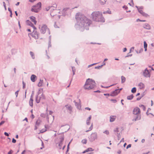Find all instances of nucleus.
Wrapping results in <instances>:
<instances>
[{"instance_id": "nucleus-1", "label": "nucleus", "mask_w": 154, "mask_h": 154, "mask_svg": "<svg viewBox=\"0 0 154 154\" xmlns=\"http://www.w3.org/2000/svg\"><path fill=\"white\" fill-rule=\"evenodd\" d=\"M75 18L77 21V24L75 25V27L77 29L82 31H83L85 29L88 30V27L91 23V20L80 13L76 14Z\"/></svg>"}, {"instance_id": "nucleus-2", "label": "nucleus", "mask_w": 154, "mask_h": 154, "mask_svg": "<svg viewBox=\"0 0 154 154\" xmlns=\"http://www.w3.org/2000/svg\"><path fill=\"white\" fill-rule=\"evenodd\" d=\"M91 17L93 20L96 22H105V19L103 17L101 11H95L93 12L91 14Z\"/></svg>"}, {"instance_id": "nucleus-3", "label": "nucleus", "mask_w": 154, "mask_h": 154, "mask_svg": "<svg viewBox=\"0 0 154 154\" xmlns=\"http://www.w3.org/2000/svg\"><path fill=\"white\" fill-rule=\"evenodd\" d=\"M95 83L94 80L88 79H87L84 86V88L86 90H90L93 89L95 86Z\"/></svg>"}, {"instance_id": "nucleus-4", "label": "nucleus", "mask_w": 154, "mask_h": 154, "mask_svg": "<svg viewBox=\"0 0 154 154\" xmlns=\"http://www.w3.org/2000/svg\"><path fill=\"white\" fill-rule=\"evenodd\" d=\"M133 112L134 114L137 115L136 118L133 119V121H136L139 120L141 119V116L140 115V109L138 107H135L133 109Z\"/></svg>"}, {"instance_id": "nucleus-5", "label": "nucleus", "mask_w": 154, "mask_h": 154, "mask_svg": "<svg viewBox=\"0 0 154 154\" xmlns=\"http://www.w3.org/2000/svg\"><path fill=\"white\" fill-rule=\"evenodd\" d=\"M41 3L38 2L36 5L33 6L31 9V11L35 13H37L40 10L41 8Z\"/></svg>"}, {"instance_id": "nucleus-6", "label": "nucleus", "mask_w": 154, "mask_h": 154, "mask_svg": "<svg viewBox=\"0 0 154 154\" xmlns=\"http://www.w3.org/2000/svg\"><path fill=\"white\" fill-rule=\"evenodd\" d=\"M46 31L48 32L49 34H50L49 29L48 28L47 26L45 24H43L41 27L40 32L44 34Z\"/></svg>"}, {"instance_id": "nucleus-7", "label": "nucleus", "mask_w": 154, "mask_h": 154, "mask_svg": "<svg viewBox=\"0 0 154 154\" xmlns=\"http://www.w3.org/2000/svg\"><path fill=\"white\" fill-rule=\"evenodd\" d=\"M88 138L90 142H93L97 139V134L96 132L92 133Z\"/></svg>"}, {"instance_id": "nucleus-8", "label": "nucleus", "mask_w": 154, "mask_h": 154, "mask_svg": "<svg viewBox=\"0 0 154 154\" xmlns=\"http://www.w3.org/2000/svg\"><path fill=\"white\" fill-rule=\"evenodd\" d=\"M54 8L53 7V6H49L48 7H47L45 8V10L47 11H48L49 10H50V15L52 17H54V16L55 14H54L53 12V10H54Z\"/></svg>"}, {"instance_id": "nucleus-9", "label": "nucleus", "mask_w": 154, "mask_h": 154, "mask_svg": "<svg viewBox=\"0 0 154 154\" xmlns=\"http://www.w3.org/2000/svg\"><path fill=\"white\" fill-rule=\"evenodd\" d=\"M143 75L145 77H150V74L147 68H146L143 72Z\"/></svg>"}, {"instance_id": "nucleus-10", "label": "nucleus", "mask_w": 154, "mask_h": 154, "mask_svg": "<svg viewBox=\"0 0 154 154\" xmlns=\"http://www.w3.org/2000/svg\"><path fill=\"white\" fill-rule=\"evenodd\" d=\"M35 29H33V32L32 34V37L34 38L35 39H37L38 38L39 34Z\"/></svg>"}, {"instance_id": "nucleus-11", "label": "nucleus", "mask_w": 154, "mask_h": 154, "mask_svg": "<svg viewBox=\"0 0 154 154\" xmlns=\"http://www.w3.org/2000/svg\"><path fill=\"white\" fill-rule=\"evenodd\" d=\"M79 102L77 103L75 100L73 101V102L75 103V105L77 109H81V102L80 99H79Z\"/></svg>"}, {"instance_id": "nucleus-12", "label": "nucleus", "mask_w": 154, "mask_h": 154, "mask_svg": "<svg viewBox=\"0 0 154 154\" xmlns=\"http://www.w3.org/2000/svg\"><path fill=\"white\" fill-rule=\"evenodd\" d=\"M143 8V7H140V8H139V9H138V11L143 16L146 17H147L148 16V14L144 12L142 10Z\"/></svg>"}, {"instance_id": "nucleus-13", "label": "nucleus", "mask_w": 154, "mask_h": 154, "mask_svg": "<svg viewBox=\"0 0 154 154\" xmlns=\"http://www.w3.org/2000/svg\"><path fill=\"white\" fill-rule=\"evenodd\" d=\"M119 93V89H117L112 92L110 94V96H115L117 95Z\"/></svg>"}, {"instance_id": "nucleus-14", "label": "nucleus", "mask_w": 154, "mask_h": 154, "mask_svg": "<svg viewBox=\"0 0 154 154\" xmlns=\"http://www.w3.org/2000/svg\"><path fill=\"white\" fill-rule=\"evenodd\" d=\"M53 7L54 8V10H53V12L54 14H55V15H56L57 14V13L60 14V10H57L56 9V7L57 5H55L54 6H53Z\"/></svg>"}, {"instance_id": "nucleus-15", "label": "nucleus", "mask_w": 154, "mask_h": 154, "mask_svg": "<svg viewBox=\"0 0 154 154\" xmlns=\"http://www.w3.org/2000/svg\"><path fill=\"white\" fill-rule=\"evenodd\" d=\"M69 12V8H64L62 11V15L63 16H65L67 14V13Z\"/></svg>"}, {"instance_id": "nucleus-16", "label": "nucleus", "mask_w": 154, "mask_h": 154, "mask_svg": "<svg viewBox=\"0 0 154 154\" xmlns=\"http://www.w3.org/2000/svg\"><path fill=\"white\" fill-rule=\"evenodd\" d=\"M26 23L27 25L30 26L32 27L33 29H36V28L35 27V26L29 20H27L26 21Z\"/></svg>"}, {"instance_id": "nucleus-17", "label": "nucleus", "mask_w": 154, "mask_h": 154, "mask_svg": "<svg viewBox=\"0 0 154 154\" xmlns=\"http://www.w3.org/2000/svg\"><path fill=\"white\" fill-rule=\"evenodd\" d=\"M65 107L66 109H68L70 113H71L72 112V107L70 105H66L65 106Z\"/></svg>"}, {"instance_id": "nucleus-18", "label": "nucleus", "mask_w": 154, "mask_h": 154, "mask_svg": "<svg viewBox=\"0 0 154 154\" xmlns=\"http://www.w3.org/2000/svg\"><path fill=\"white\" fill-rule=\"evenodd\" d=\"M33 96H32V95L31 96L30 98V99L29 100V105L32 107H33Z\"/></svg>"}, {"instance_id": "nucleus-19", "label": "nucleus", "mask_w": 154, "mask_h": 154, "mask_svg": "<svg viewBox=\"0 0 154 154\" xmlns=\"http://www.w3.org/2000/svg\"><path fill=\"white\" fill-rule=\"evenodd\" d=\"M30 19L31 21L32 22H33L35 24V25L36 24L37 21L35 20V18L34 17H33V16L31 17H30Z\"/></svg>"}, {"instance_id": "nucleus-20", "label": "nucleus", "mask_w": 154, "mask_h": 154, "mask_svg": "<svg viewBox=\"0 0 154 154\" xmlns=\"http://www.w3.org/2000/svg\"><path fill=\"white\" fill-rule=\"evenodd\" d=\"M36 76L34 75H32L31 76V79L33 82H34L35 81Z\"/></svg>"}, {"instance_id": "nucleus-21", "label": "nucleus", "mask_w": 154, "mask_h": 154, "mask_svg": "<svg viewBox=\"0 0 154 154\" xmlns=\"http://www.w3.org/2000/svg\"><path fill=\"white\" fill-rule=\"evenodd\" d=\"M91 118V116L90 115L87 119L86 120V124L87 125H89L90 124V121Z\"/></svg>"}, {"instance_id": "nucleus-22", "label": "nucleus", "mask_w": 154, "mask_h": 154, "mask_svg": "<svg viewBox=\"0 0 154 154\" xmlns=\"http://www.w3.org/2000/svg\"><path fill=\"white\" fill-rule=\"evenodd\" d=\"M138 86L139 87V88L140 89H142V88H144V84L142 82H140L139 84H138Z\"/></svg>"}, {"instance_id": "nucleus-23", "label": "nucleus", "mask_w": 154, "mask_h": 154, "mask_svg": "<svg viewBox=\"0 0 154 154\" xmlns=\"http://www.w3.org/2000/svg\"><path fill=\"white\" fill-rule=\"evenodd\" d=\"M116 116H110V122H112L114 121L116 119Z\"/></svg>"}, {"instance_id": "nucleus-24", "label": "nucleus", "mask_w": 154, "mask_h": 154, "mask_svg": "<svg viewBox=\"0 0 154 154\" xmlns=\"http://www.w3.org/2000/svg\"><path fill=\"white\" fill-rule=\"evenodd\" d=\"M121 83H123L126 81V78L123 76H122L121 77Z\"/></svg>"}, {"instance_id": "nucleus-25", "label": "nucleus", "mask_w": 154, "mask_h": 154, "mask_svg": "<svg viewBox=\"0 0 154 154\" xmlns=\"http://www.w3.org/2000/svg\"><path fill=\"white\" fill-rule=\"evenodd\" d=\"M144 27L147 29H150L151 28L150 26L148 24H146L144 25Z\"/></svg>"}, {"instance_id": "nucleus-26", "label": "nucleus", "mask_w": 154, "mask_h": 154, "mask_svg": "<svg viewBox=\"0 0 154 154\" xmlns=\"http://www.w3.org/2000/svg\"><path fill=\"white\" fill-rule=\"evenodd\" d=\"M35 101L37 103H38L40 101V98L38 97V96L37 95L36 96L35 98Z\"/></svg>"}, {"instance_id": "nucleus-27", "label": "nucleus", "mask_w": 154, "mask_h": 154, "mask_svg": "<svg viewBox=\"0 0 154 154\" xmlns=\"http://www.w3.org/2000/svg\"><path fill=\"white\" fill-rule=\"evenodd\" d=\"M41 121L39 120L38 119L36 122L35 125L36 126H38L41 123Z\"/></svg>"}, {"instance_id": "nucleus-28", "label": "nucleus", "mask_w": 154, "mask_h": 154, "mask_svg": "<svg viewBox=\"0 0 154 154\" xmlns=\"http://www.w3.org/2000/svg\"><path fill=\"white\" fill-rule=\"evenodd\" d=\"M134 96L133 94L129 96H128L127 97V99L128 100H131L133 98Z\"/></svg>"}, {"instance_id": "nucleus-29", "label": "nucleus", "mask_w": 154, "mask_h": 154, "mask_svg": "<svg viewBox=\"0 0 154 154\" xmlns=\"http://www.w3.org/2000/svg\"><path fill=\"white\" fill-rule=\"evenodd\" d=\"M93 128V124L92 123L91 124V126L89 128L88 130L86 131V132H88L89 131H91Z\"/></svg>"}, {"instance_id": "nucleus-30", "label": "nucleus", "mask_w": 154, "mask_h": 154, "mask_svg": "<svg viewBox=\"0 0 154 154\" xmlns=\"http://www.w3.org/2000/svg\"><path fill=\"white\" fill-rule=\"evenodd\" d=\"M63 140V138H62V139L60 141L59 144L58 146H60V149H61V146L62 145V141Z\"/></svg>"}, {"instance_id": "nucleus-31", "label": "nucleus", "mask_w": 154, "mask_h": 154, "mask_svg": "<svg viewBox=\"0 0 154 154\" xmlns=\"http://www.w3.org/2000/svg\"><path fill=\"white\" fill-rule=\"evenodd\" d=\"M30 54L32 57V58L33 59H34L35 58L34 53L32 51H30Z\"/></svg>"}, {"instance_id": "nucleus-32", "label": "nucleus", "mask_w": 154, "mask_h": 154, "mask_svg": "<svg viewBox=\"0 0 154 154\" xmlns=\"http://www.w3.org/2000/svg\"><path fill=\"white\" fill-rule=\"evenodd\" d=\"M103 13L104 14H111V11H110L109 9V10L107 11H104V12H103Z\"/></svg>"}, {"instance_id": "nucleus-33", "label": "nucleus", "mask_w": 154, "mask_h": 154, "mask_svg": "<svg viewBox=\"0 0 154 154\" xmlns=\"http://www.w3.org/2000/svg\"><path fill=\"white\" fill-rule=\"evenodd\" d=\"M43 83V81L41 80H40V81L38 84V87H41L42 86V84Z\"/></svg>"}, {"instance_id": "nucleus-34", "label": "nucleus", "mask_w": 154, "mask_h": 154, "mask_svg": "<svg viewBox=\"0 0 154 154\" xmlns=\"http://www.w3.org/2000/svg\"><path fill=\"white\" fill-rule=\"evenodd\" d=\"M100 0V2L101 4L102 5L104 4L106 2V1L105 0Z\"/></svg>"}, {"instance_id": "nucleus-35", "label": "nucleus", "mask_w": 154, "mask_h": 154, "mask_svg": "<svg viewBox=\"0 0 154 154\" xmlns=\"http://www.w3.org/2000/svg\"><path fill=\"white\" fill-rule=\"evenodd\" d=\"M136 91V88L135 87H134L132 88L131 90V91L132 93H135Z\"/></svg>"}, {"instance_id": "nucleus-36", "label": "nucleus", "mask_w": 154, "mask_h": 154, "mask_svg": "<svg viewBox=\"0 0 154 154\" xmlns=\"http://www.w3.org/2000/svg\"><path fill=\"white\" fill-rule=\"evenodd\" d=\"M87 140L86 139H83L82 141V142L84 144H85L87 143Z\"/></svg>"}, {"instance_id": "nucleus-37", "label": "nucleus", "mask_w": 154, "mask_h": 154, "mask_svg": "<svg viewBox=\"0 0 154 154\" xmlns=\"http://www.w3.org/2000/svg\"><path fill=\"white\" fill-rule=\"evenodd\" d=\"M139 106L140 107L142 108L143 109V110H145L146 108L145 106L141 104Z\"/></svg>"}, {"instance_id": "nucleus-38", "label": "nucleus", "mask_w": 154, "mask_h": 154, "mask_svg": "<svg viewBox=\"0 0 154 154\" xmlns=\"http://www.w3.org/2000/svg\"><path fill=\"white\" fill-rule=\"evenodd\" d=\"M72 72H73V75H74L75 74V67L74 66H72Z\"/></svg>"}, {"instance_id": "nucleus-39", "label": "nucleus", "mask_w": 154, "mask_h": 154, "mask_svg": "<svg viewBox=\"0 0 154 154\" xmlns=\"http://www.w3.org/2000/svg\"><path fill=\"white\" fill-rule=\"evenodd\" d=\"M147 44L145 41L144 42V48H147Z\"/></svg>"}, {"instance_id": "nucleus-40", "label": "nucleus", "mask_w": 154, "mask_h": 154, "mask_svg": "<svg viewBox=\"0 0 154 154\" xmlns=\"http://www.w3.org/2000/svg\"><path fill=\"white\" fill-rule=\"evenodd\" d=\"M86 150L87 151V152H89L90 151H93V149H92V148H89L87 149Z\"/></svg>"}, {"instance_id": "nucleus-41", "label": "nucleus", "mask_w": 154, "mask_h": 154, "mask_svg": "<svg viewBox=\"0 0 154 154\" xmlns=\"http://www.w3.org/2000/svg\"><path fill=\"white\" fill-rule=\"evenodd\" d=\"M104 133L106 134L107 135H108L109 134V131L107 130H106L105 131L103 132Z\"/></svg>"}, {"instance_id": "nucleus-42", "label": "nucleus", "mask_w": 154, "mask_h": 154, "mask_svg": "<svg viewBox=\"0 0 154 154\" xmlns=\"http://www.w3.org/2000/svg\"><path fill=\"white\" fill-rule=\"evenodd\" d=\"M123 8H125L126 10H127V9L128 8V7L126 6H124L123 7ZM130 11H126V12H129Z\"/></svg>"}, {"instance_id": "nucleus-43", "label": "nucleus", "mask_w": 154, "mask_h": 154, "mask_svg": "<svg viewBox=\"0 0 154 154\" xmlns=\"http://www.w3.org/2000/svg\"><path fill=\"white\" fill-rule=\"evenodd\" d=\"M19 90H17L15 92V95L16 97H17L18 95V92H19Z\"/></svg>"}, {"instance_id": "nucleus-44", "label": "nucleus", "mask_w": 154, "mask_h": 154, "mask_svg": "<svg viewBox=\"0 0 154 154\" xmlns=\"http://www.w3.org/2000/svg\"><path fill=\"white\" fill-rule=\"evenodd\" d=\"M23 89H24L25 88V87H26V84L25 83H24V82L23 81Z\"/></svg>"}, {"instance_id": "nucleus-45", "label": "nucleus", "mask_w": 154, "mask_h": 154, "mask_svg": "<svg viewBox=\"0 0 154 154\" xmlns=\"http://www.w3.org/2000/svg\"><path fill=\"white\" fill-rule=\"evenodd\" d=\"M114 131L115 132H117V133H118L119 129L118 128H116L114 130Z\"/></svg>"}, {"instance_id": "nucleus-46", "label": "nucleus", "mask_w": 154, "mask_h": 154, "mask_svg": "<svg viewBox=\"0 0 154 154\" xmlns=\"http://www.w3.org/2000/svg\"><path fill=\"white\" fill-rule=\"evenodd\" d=\"M103 65H101L100 66H97L95 67V69H99L100 68H101Z\"/></svg>"}, {"instance_id": "nucleus-47", "label": "nucleus", "mask_w": 154, "mask_h": 154, "mask_svg": "<svg viewBox=\"0 0 154 154\" xmlns=\"http://www.w3.org/2000/svg\"><path fill=\"white\" fill-rule=\"evenodd\" d=\"M110 100L112 101L114 103H116L117 102L116 100L115 99H111Z\"/></svg>"}, {"instance_id": "nucleus-48", "label": "nucleus", "mask_w": 154, "mask_h": 154, "mask_svg": "<svg viewBox=\"0 0 154 154\" xmlns=\"http://www.w3.org/2000/svg\"><path fill=\"white\" fill-rule=\"evenodd\" d=\"M117 137H118V140H119L120 138V137L119 135L120 134H119V133H117Z\"/></svg>"}, {"instance_id": "nucleus-49", "label": "nucleus", "mask_w": 154, "mask_h": 154, "mask_svg": "<svg viewBox=\"0 0 154 154\" xmlns=\"http://www.w3.org/2000/svg\"><path fill=\"white\" fill-rule=\"evenodd\" d=\"M97 63H93V64H91V65H89L88 66V68H89L91 66L94 65H95Z\"/></svg>"}, {"instance_id": "nucleus-50", "label": "nucleus", "mask_w": 154, "mask_h": 154, "mask_svg": "<svg viewBox=\"0 0 154 154\" xmlns=\"http://www.w3.org/2000/svg\"><path fill=\"white\" fill-rule=\"evenodd\" d=\"M16 140H15L14 138H13L12 139V143H15L16 142Z\"/></svg>"}, {"instance_id": "nucleus-51", "label": "nucleus", "mask_w": 154, "mask_h": 154, "mask_svg": "<svg viewBox=\"0 0 154 154\" xmlns=\"http://www.w3.org/2000/svg\"><path fill=\"white\" fill-rule=\"evenodd\" d=\"M134 47H132L130 49V53H131V51H132L134 50Z\"/></svg>"}, {"instance_id": "nucleus-52", "label": "nucleus", "mask_w": 154, "mask_h": 154, "mask_svg": "<svg viewBox=\"0 0 154 154\" xmlns=\"http://www.w3.org/2000/svg\"><path fill=\"white\" fill-rule=\"evenodd\" d=\"M41 116L42 117H45L46 116V114H41Z\"/></svg>"}, {"instance_id": "nucleus-53", "label": "nucleus", "mask_w": 154, "mask_h": 154, "mask_svg": "<svg viewBox=\"0 0 154 154\" xmlns=\"http://www.w3.org/2000/svg\"><path fill=\"white\" fill-rule=\"evenodd\" d=\"M131 144H129L127 146L126 148L127 149L131 147Z\"/></svg>"}, {"instance_id": "nucleus-54", "label": "nucleus", "mask_w": 154, "mask_h": 154, "mask_svg": "<svg viewBox=\"0 0 154 154\" xmlns=\"http://www.w3.org/2000/svg\"><path fill=\"white\" fill-rule=\"evenodd\" d=\"M13 151H12V150H11L10 151H9L8 152V154H11L13 153Z\"/></svg>"}, {"instance_id": "nucleus-55", "label": "nucleus", "mask_w": 154, "mask_h": 154, "mask_svg": "<svg viewBox=\"0 0 154 154\" xmlns=\"http://www.w3.org/2000/svg\"><path fill=\"white\" fill-rule=\"evenodd\" d=\"M4 134H5V136H8V137L9 136V134H8V133H7V132H5L4 133Z\"/></svg>"}, {"instance_id": "nucleus-56", "label": "nucleus", "mask_w": 154, "mask_h": 154, "mask_svg": "<svg viewBox=\"0 0 154 154\" xmlns=\"http://www.w3.org/2000/svg\"><path fill=\"white\" fill-rule=\"evenodd\" d=\"M5 122L4 121H2L0 123V126L3 124Z\"/></svg>"}, {"instance_id": "nucleus-57", "label": "nucleus", "mask_w": 154, "mask_h": 154, "mask_svg": "<svg viewBox=\"0 0 154 154\" xmlns=\"http://www.w3.org/2000/svg\"><path fill=\"white\" fill-rule=\"evenodd\" d=\"M47 120L48 122V123H49V118L48 116V115H47Z\"/></svg>"}, {"instance_id": "nucleus-58", "label": "nucleus", "mask_w": 154, "mask_h": 154, "mask_svg": "<svg viewBox=\"0 0 154 154\" xmlns=\"http://www.w3.org/2000/svg\"><path fill=\"white\" fill-rule=\"evenodd\" d=\"M145 21V20H140L139 19H137V21Z\"/></svg>"}, {"instance_id": "nucleus-59", "label": "nucleus", "mask_w": 154, "mask_h": 154, "mask_svg": "<svg viewBox=\"0 0 154 154\" xmlns=\"http://www.w3.org/2000/svg\"><path fill=\"white\" fill-rule=\"evenodd\" d=\"M70 143V142L69 143V144L68 145V146H67V151H66V152H67L68 151L69 149V146Z\"/></svg>"}, {"instance_id": "nucleus-60", "label": "nucleus", "mask_w": 154, "mask_h": 154, "mask_svg": "<svg viewBox=\"0 0 154 154\" xmlns=\"http://www.w3.org/2000/svg\"><path fill=\"white\" fill-rule=\"evenodd\" d=\"M149 67L150 68H151V69L152 70H154V69L151 66H149Z\"/></svg>"}, {"instance_id": "nucleus-61", "label": "nucleus", "mask_w": 154, "mask_h": 154, "mask_svg": "<svg viewBox=\"0 0 154 154\" xmlns=\"http://www.w3.org/2000/svg\"><path fill=\"white\" fill-rule=\"evenodd\" d=\"M85 109L89 110H91V109L89 107H86Z\"/></svg>"}, {"instance_id": "nucleus-62", "label": "nucleus", "mask_w": 154, "mask_h": 154, "mask_svg": "<svg viewBox=\"0 0 154 154\" xmlns=\"http://www.w3.org/2000/svg\"><path fill=\"white\" fill-rule=\"evenodd\" d=\"M54 27H55V28H57L58 27L57 26V25H56V23H54Z\"/></svg>"}, {"instance_id": "nucleus-63", "label": "nucleus", "mask_w": 154, "mask_h": 154, "mask_svg": "<svg viewBox=\"0 0 154 154\" xmlns=\"http://www.w3.org/2000/svg\"><path fill=\"white\" fill-rule=\"evenodd\" d=\"M127 50V49L126 48H124V49H123V51L124 52H125Z\"/></svg>"}, {"instance_id": "nucleus-64", "label": "nucleus", "mask_w": 154, "mask_h": 154, "mask_svg": "<svg viewBox=\"0 0 154 154\" xmlns=\"http://www.w3.org/2000/svg\"><path fill=\"white\" fill-rule=\"evenodd\" d=\"M8 10L10 12V13H11V12H12L11 10V8H8Z\"/></svg>"}]
</instances>
